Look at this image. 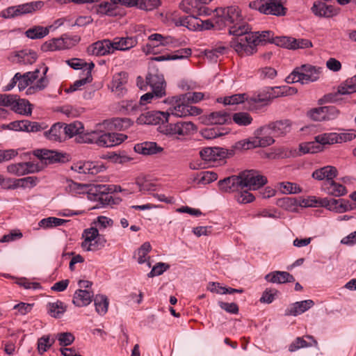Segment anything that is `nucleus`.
<instances>
[{
  "instance_id": "nucleus-39",
  "label": "nucleus",
  "mask_w": 356,
  "mask_h": 356,
  "mask_svg": "<svg viewBox=\"0 0 356 356\" xmlns=\"http://www.w3.org/2000/svg\"><path fill=\"white\" fill-rule=\"evenodd\" d=\"M134 149L136 152L145 155L156 154L163 150L161 147H159L157 144L154 142H145L138 144L135 146Z\"/></svg>"
},
{
  "instance_id": "nucleus-35",
  "label": "nucleus",
  "mask_w": 356,
  "mask_h": 356,
  "mask_svg": "<svg viewBox=\"0 0 356 356\" xmlns=\"http://www.w3.org/2000/svg\"><path fill=\"white\" fill-rule=\"evenodd\" d=\"M206 122L211 124H224L232 121L229 114L223 111L211 113L206 117Z\"/></svg>"
},
{
  "instance_id": "nucleus-59",
  "label": "nucleus",
  "mask_w": 356,
  "mask_h": 356,
  "mask_svg": "<svg viewBox=\"0 0 356 356\" xmlns=\"http://www.w3.org/2000/svg\"><path fill=\"white\" fill-rule=\"evenodd\" d=\"M17 61L23 64H32L37 60V54L35 51H21L16 55Z\"/></svg>"
},
{
  "instance_id": "nucleus-18",
  "label": "nucleus",
  "mask_w": 356,
  "mask_h": 356,
  "mask_svg": "<svg viewBox=\"0 0 356 356\" xmlns=\"http://www.w3.org/2000/svg\"><path fill=\"white\" fill-rule=\"evenodd\" d=\"M321 207L337 213H343L352 209L350 204L344 199H329L324 197L320 200Z\"/></svg>"
},
{
  "instance_id": "nucleus-32",
  "label": "nucleus",
  "mask_w": 356,
  "mask_h": 356,
  "mask_svg": "<svg viewBox=\"0 0 356 356\" xmlns=\"http://www.w3.org/2000/svg\"><path fill=\"white\" fill-rule=\"evenodd\" d=\"M265 279L270 282L282 284L293 282L294 277L286 271H275L266 275Z\"/></svg>"
},
{
  "instance_id": "nucleus-50",
  "label": "nucleus",
  "mask_w": 356,
  "mask_h": 356,
  "mask_svg": "<svg viewBox=\"0 0 356 356\" xmlns=\"http://www.w3.org/2000/svg\"><path fill=\"white\" fill-rule=\"evenodd\" d=\"M94 302L96 312L100 314L104 315L108 311V300L106 296L96 295L94 298Z\"/></svg>"
},
{
  "instance_id": "nucleus-61",
  "label": "nucleus",
  "mask_w": 356,
  "mask_h": 356,
  "mask_svg": "<svg viewBox=\"0 0 356 356\" xmlns=\"http://www.w3.org/2000/svg\"><path fill=\"white\" fill-rule=\"evenodd\" d=\"M288 40L290 42L288 44L289 48L296 49H305L312 47V42L308 39H292Z\"/></svg>"
},
{
  "instance_id": "nucleus-19",
  "label": "nucleus",
  "mask_w": 356,
  "mask_h": 356,
  "mask_svg": "<svg viewBox=\"0 0 356 356\" xmlns=\"http://www.w3.org/2000/svg\"><path fill=\"white\" fill-rule=\"evenodd\" d=\"M113 44L111 40L108 39H104L98 40L87 48V52L90 55L103 56L113 54Z\"/></svg>"
},
{
  "instance_id": "nucleus-52",
  "label": "nucleus",
  "mask_w": 356,
  "mask_h": 356,
  "mask_svg": "<svg viewBox=\"0 0 356 356\" xmlns=\"http://www.w3.org/2000/svg\"><path fill=\"white\" fill-rule=\"evenodd\" d=\"M66 222V220L61 218H58L56 217H48L46 218L42 219L39 222L38 225L40 227L47 229L52 228L58 226H61Z\"/></svg>"
},
{
  "instance_id": "nucleus-31",
  "label": "nucleus",
  "mask_w": 356,
  "mask_h": 356,
  "mask_svg": "<svg viewBox=\"0 0 356 356\" xmlns=\"http://www.w3.org/2000/svg\"><path fill=\"white\" fill-rule=\"evenodd\" d=\"M311 9L315 15L324 17H332L336 13L333 6L327 5L321 1H314Z\"/></svg>"
},
{
  "instance_id": "nucleus-7",
  "label": "nucleus",
  "mask_w": 356,
  "mask_h": 356,
  "mask_svg": "<svg viewBox=\"0 0 356 356\" xmlns=\"http://www.w3.org/2000/svg\"><path fill=\"white\" fill-rule=\"evenodd\" d=\"M202 111L201 108L188 104L185 97L180 95L172 97V105L165 113H168V118L170 115L178 118H185L199 115Z\"/></svg>"
},
{
  "instance_id": "nucleus-40",
  "label": "nucleus",
  "mask_w": 356,
  "mask_h": 356,
  "mask_svg": "<svg viewBox=\"0 0 356 356\" xmlns=\"http://www.w3.org/2000/svg\"><path fill=\"white\" fill-rule=\"evenodd\" d=\"M305 337L310 340L307 342L302 337H298L289 346V350L290 352H294L301 348H307L311 346H317L318 343L316 340L314 339L312 336L306 335Z\"/></svg>"
},
{
  "instance_id": "nucleus-48",
  "label": "nucleus",
  "mask_w": 356,
  "mask_h": 356,
  "mask_svg": "<svg viewBox=\"0 0 356 356\" xmlns=\"http://www.w3.org/2000/svg\"><path fill=\"white\" fill-rule=\"evenodd\" d=\"M231 118L236 124L240 127H247L253 121L252 116L246 112L235 113Z\"/></svg>"
},
{
  "instance_id": "nucleus-37",
  "label": "nucleus",
  "mask_w": 356,
  "mask_h": 356,
  "mask_svg": "<svg viewBox=\"0 0 356 356\" xmlns=\"http://www.w3.org/2000/svg\"><path fill=\"white\" fill-rule=\"evenodd\" d=\"M63 126L64 123L54 124L48 131L44 132L45 136L51 141L60 142L65 140Z\"/></svg>"
},
{
  "instance_id": "nucleus-36",
  "label": "nucleus",
  "mask_w": 356,
  "mask_h": 356,
  "mask_svg": "<svg viewBox=\"0 0 356 356\" xmlns=\"http://www.w3.org/2000/svg\"><path fill=\"white\" fill-rule=\"evenodd\" d=\"M222 149L219 147H205L200 152V157L206 161H215L223 156Z\"/></svg>"
},
{
  "instance_id": "nucleus-17",
  "label": "nucleus",
  "mask_w": 356,
  "mask_h": 356,
  "mask_svg": "<svg viewBox=\"0 0 356 356\" xmlns=\"http://www.w3.org/2000/svg\"><path fill=\"white\" fill-rule=\"evenodd\" d=\"M33 155L45 164L63 162L66 159L65 154L47 149H37L33 151Z\"/></svg>"
},
{
  "instance_id": "nucleus-5",
  "label": "nucleus",
  "mask_w": 356,
  "mask_h": 356,
  "mask_svg": "<svg viewBox=\"0 0 356 356\" xmlns=\"http://www.w3.org/2000/svg\"><path fill=\"white\" fill-rule=\"evenodd\" d=\"M217 13L216 24L218 27L224 28L229 26V33L231 35V29L237 28L242 24H248L242 17L241 10L235 6L226 8H218L214 10Z\"/></svg>"
},
{
  "instance_id": "nucleus-60",
  "label": "nucleus",
  "mask_w": 356,
  "mask_h": 356,
  "mask_svg": "<svg viewBox=\"0 0 356 356\" xmlns=\"http://www.w3.org/2000/svg\"><path fill=\"white\" fill-rule=\"evenodd\" d=\"M160 3V0H138L136 6L143 10L151 11L158 8Z\"/></svg>"
},
{
  "instance_id": "nucleus-6",
  "label": "nucleus",
  "mask_w": 356,
  "mask_h": 356,
  "mask_svg": "<svg viewBox=\"0 0 356 356\" xmlns=\"http://www.w3.org/2000/svg\"><path fill=\"white\" fill-rule=\"evenodd\" d=\"M321 73L320 67H316L311 65H302L296 67L293 72L286 78V82L293 83L299 82L302 84H307L317 81Z\"/></svg>"
},
{
  "instance_id": "nucleus-38",
  "label": "nucleus",
  "mask_w": 356,
  "mask_h": 356,
  "mask_svg": "<svg viewBox=\"0 0 356 356\" xmlns=\"http://www.w3.org/2000/svg\"><path fill=\"white\" fill-rule=\"evenodd\" d=\"M135 184L138 188V191L143 193H151L156 190V185L145 176L136 177Z\"/></svg>"
},
{
  "instance_id": "nucleus-30",
  "label": "nucleus",
  "mask_w": 356,
  "mask_h": 356,
  "mask_svg": "<svg viewBox=\"0 0 356 356\" xmlns=\"http://www.w3.org/2000/svg\"><path fill=\"white\" fill-rule=\"evenodd\" d=\"M323 189L330 195L334 197L343 196L347 193V190L344 186L337 183L332 179L325 181L323 185Z\"/></svg>"
},
{
  "instance_id": "nucleus-14",
  "label": "nucleus",
  "mask_w": 356,
  "mask_h": 356,
  "mask_svg": "<svg viewBox=\"0 0 356 356\" xmlns=\"http://www.w3.org/2000/svg\"><path fill=\"white\" fill-rule=\"evenodd\" d=\"M240 175L243 188L257 190L267 183V178L257 171H244Z\"/></svg>"
},
{
  "instance_id": "nucleus-33",
  "label": "nucleus",
  "mask_w": 356,
  "mask_h": 356,
  "mask_svg": "<svg viewBox=\"0 0 356 356\" xmlns=\"http://www.w3.org/2000/svg\"><path fill=\"white\" fill-rule=\"evenodd\" d=\"M92 291L80 289L75 292L72 302L77 307H84L92 302Z\"/></svg>"
},
{
  "instance_id": "nucleus-56",
  "label": "nucleus",
  "mask_w": 356,
  "mask_h": 356,
  "mask_svg": "<svg viewBox=\"0 0 356 356\" xmlns=\"http://www.w3.org/2000/svg\"><path fill=\"white\" fill-rule=\"evenodd\" d=\"M117 7L115 3H113L112 1L102 2L97 8V13L102 15H106L108 16H113L115 14Z\"/></svg>"
},
{
  "instance_id": "nucleus-24",
  "label": "nucleus",
  "mask_w": 356,
  "mask_h": 356,
  "mask_svg": "<svg viewBox=\"0 0 356 356\" xmlns=\"http://www.w3.org/2000/svg\"><path fill=\"white\" fill-rule=\"evenodd\" d=\"M104 184H96L91 188L93 197L92 200H99L104 205H113L118 203L119 198H114L111 193L112 192L102 193L99 191V186H102Z\"/></svg>"
},
{
  "instance_id": "nucleus-54",
  "label": "nucleus",
  "mask_w": 356,
  "mask_h": 356,
  "mask_svg": "<svg viewBox=\"0 0 356 356\" xmlns=\"http://www.w3.org/2000/svg\"><path fill=\"white\" fill-rule=\"evenodd\" d=\"M225 129L218 127L206 128L202 131V136L206 139H214L228 133Z\"/></svg>"
},
{
  "instance_id": "nucleus-63",
  "label": "nucleus",
  "mask_w": 356,
  "mask_h": 356,
  "mask_svg": "<svg viewBox=\"0 0 356 356\" xmlns=\"http://www.w3.org/2000/svg\"><path fill=\"white\" fill-rule=\"evenodd\" d=\"M38 179L35 177H26L17 179V188H32L37 184Z\"/></svg>"
},
{
  "instance_id": "nucleus-44",
  "label": "nucleus",
  "mask_w": 356,
  "mask_h": 356,
  "mask_svg": "<svg viewBox=\"0 0 356 356\" xmlns=\"http://www.w3.org/2000/svg\"><path fill=\"white\" fill-rule=\"evenodd\" d=\"M49 33V28L41 26H35L26 31L25 35L27 38L36 40L41 39L47 35Z\"/></svg>"
},
{
  "instance_id": "nucleus-46",
  "label": "nucleus",
  "mask_w": 356,
  "mask_h": 356,
  "mask_svg": "<svg viewBox=\"0 0 356 356\" xmlns=\"http://www.w3.org/2000/svg\"><path fill=\"white\" fill-rule=\"evenodd\" d=\"M84 241L86 243H90L91 241L96 240V243H102L106 242V241L99 234V232L97 227H90L86 229L82 234Z\"/></svg>"
},
{
  "instance_id": "nucleus-23",
  "label": "nucleus",
  "mask_w": 356,
  "mask_h": 356,
  "mask_svg": "<svg viewBox=\"0 0 356 356\" xmlns=\"http://www.w3.org/2000/svg\"><path fill=\"white\" fill-rule=\"evenodd\" d=\"M8 127L10 129L17 131L37 132L42 129L38 122L29 120L14 121L10 122Z\"/></svg>"
},
{
  "instance_id": "nucleus-4",
  "label": "nucleus",
  "mask_w": 356,
  "mask_h": 356,
  "mask_svg": "<svg viewBox=\"0 0 356 356\" xmlns=\"http://www.w3.org/2000/svg\"><path fill=\"white\" fill-rule=\"evenodd\" d=\"M48 70V67L42 64L40 68L35 69L33 72L21 74L17 81L19 90H23L30 86L26 91L28 95L43 90L49 84V80L47 78Z\"/></svg>"
},
{
  "instance_id": "nucleus-42",
  "label": "nucleus",
  "mask_w": 356,
  "mask_h": 356,
  "mask_svg": "<svg viewBox=\"0 0 356 356\" xmlns=\"http://www.w3.org/2000/svg\"><path fill=\"white\" fill-rule=\"evenodd\" d=\"M269 127L272 130V134L279 136L289 132L291 123L289 120H280L272 123Z\"/></svg>"
},
{
  "instance_id": "nucleus-43",
  "label": "nucleus",
  "mask_w": 356,
  "mask_h": 356,
  "mask_svg": "<svg viewBox=\"0 0 356 356\" xmlns=\"http://www.w3.org/2000/svg\"><path fill=\"white\" fill-rule=\"evenodd\" d=\"M277 188L283 194H297L302 191V188L298 184L290 181L280 182L277 184Z\"/></svg>"
},
{
  "instance_id": "nucleus-28",
  "label": "nucleus",
  "mask_w": 356,
  "mask_h": 356,
  "mask_svg": "<svg viewBox=\"0 0 356 356\" xmlns=\"http://www.w3.org/2000/svg\"><path fill=\"white\" fill-rule=\"evenodd\" d=\"M132 124L133 121L127 118H116L104 121V128L110 130L122 131L129 128Z\"/></svg>"
},
{
  "instance_id": "nucleus-10",
  "label": "nucleus",
  "mask_w": 356,
  "mask_h": 356,
  "mask_svg": "<svg viewBox=\"0 0 356 356\" xmlns=\"http://www.w3.org/2000/svg\"><path fill=\"white\" fill-rule=\"evenodd\" d=\"M264 129V127L257 129L254 131L255 137L253 138L243 140L236 143L235 145V149L239 150L249 149L257 147H267L272 145L275 142L272 136H266L264 137H259V135L261 134Z\"/></svg>"
},
{
  "instance_id": "nucleus-1",
  "label": "nucleus",
  "mask_w": 356,
  "mask_h": 356,
  "mask_svg": "<svg viewBox=\"0 0 356 356\" xmlns=\"http://www.w3.org/2000/svg\"><path fill=\"white\" fill-rule=\"evenodd\" d=\"M139 124H160L159 131L177 139L192 134L196 130V126L192 122H168V113L152 111L142 113L136 120Z\"/></svg>"
},
{
  "instance_id": "nucleus-55",
  "label": "nucleus",
  "mask_w": 356,
  "mask_h": 356,
  "mask_svg": "<svg viewBox=\"0 0 356 356\" xmlns=\"http://www.w3.org/2000/svg\"><path fill=\"white\" fill-rule=\"evenodd\" d=\"M323 150V147L314 141L302 143L300 145V151L303 154H314Z\"/></svg>"
},
{
  "instance_id": "nucleus-11",
  "label": "nucleus",
  "mask_w": 356,
  "mask_h": 356,
  "mask_svg": "<svg viewBox=\"0 0 356 356\" xmlns=\"http://www.w3.org/2000/svg\"><path fill=\"white\" fill-rule=\"evenodd\" d=\"M356 92V75L341 83L337 92L325 95L319 101L321 103L336 102L339 100V95H350Z\"/></svg>"
},
{
  "instance_id": "nucleus-26",
  "label": "nucleus",
  "mask_w": 356,
  "mask_h": 356,
  "mask_svg": "<svg viewBox=\"0 0 356 356\" xmlns=\"http://www.w3.org/2000/svg\"><path fill=\"white\" fill-rule=\"evenodd\" d=\"M314 305L312 300L296 302L285 310L286 316H298L307 311Z\"/></svg>"
},
{
  "instance_id": "nucleus-34",
  "label": "nucleus",
  "mask_w": 356,
  "mask_h": 356,
  "mask_svg": "<svg viewBox=\"0 0 356 356\" xmlns=\"http://www.w3.org/2000/svg\"><path fill=\"white\" fill-rule=\"evenodd\" d=\"M83 124L79 121H75L68 124L64 123L63 130L65 138L66 137L72 138L78 135L76 138V140L78 141L79 139H80L79 137L84 134H83Z\"/></svg>"
},
{
  "instance_id": "nucleus-62",
  "label": "nucleus",
  "mask_w": 356,
  "mask_h": 356,
  "mask_svg": "<svg viewBox=\"0 0 356 356\" xmlns=\"http://www.w3.org/2000/svg\"><path fill=\"white\" fill-rule=\"evenodd\" d=\"M197 2L198 0H183L180 3L179 8L186 13L195 15Z\"/></svg>"
},
{
  "instance_id": "nucleus-45",
  "label": "nucleus",
  "mask_w": 356,
  "mask_h": 356,
  "mask_svg": "<svg viewBox=\"0 0 356 356\" xmlns=\"http://www.w3.org/2000/svg\"><path fill=\"white\" fill-rule=\"evenodd\" d=\"M48 313L51 316L59 318L66 311V306L61 301L50 302L47 305Z\"/></svg>"
},
{
  "instance_id": "nucleus-9",
  "label": "nucleus",
  "mask_w": 356,
  "mask_h": 356,
  "mask_svg": "<svg viewBox=\"0 0 356 356\" xmlns=\"http://www.w3.org/2000/svg\"><path fill=\"white\" fill-rule=\"evenodd\" d=\"M148 42L146 47L149 51H154L156 47L162 46L164 47H179L183 45L184 42L180 39L170 35H163L160 33H152L148 36Z\"/></svg>"
},
{
  "instance_id": "nucleus-49",
  "label": "nucleus",
  "mask_w": 356,
  "mask_h": 356,
  "mask_svg": "<svg viewBox=\"0 0 356 356\" xmlns=\"http://www.w3.org/2000/svg\"><path fill=\"white\" fill-rule=\"evenodd\" d=\"M139 106L131 100H123L119 104V111L124 115L135 114Z\"/></svg>"
},
{
  "instance_id": "nucleus-16",
  "label": "nucleus",
  "mask_w": 356,
  "mask_h": 356,
  "mask_svg": "<svg viewBox=\"0 0 356 356\" xmlns=\"http://www.w3.org/2000/svg\"><path fill=\"white\" fill-rule=\"evenodd\" d=\"M146 83L150 86L156 97L161 98L165 95V82L163 76L157 73H148Z\"/></svg>"
},
{
  "instance_id": "nucleus-57",
  "label": "nucleus",
  "mask_w": 356,
  "mask_h": 356,
  "mask_svg": "<svg viewBox=\"0 0 356 356\" xmlns=\"http://www.w3.org/2000/svg\"><path fill=\"white\" fill-rule=\"evenodd\" d=\"M236 194L235 195V199L239 204H248L252 202L255 197L252 193L249 192L248 190L239 189V191H236Z\"/></svg>"
},
{
  "instance_id": "nucleus-12",
  "label": "nucleus",
  "mask_w": 356,
  "mask_h": 356,
  "mask_svg": "<svg viewBox=\"0 0 356 356\" xmlns=\"http://www.w3.org/2000/svg\"><path fill=\"white\" fill-rule=\"evenodd\" d=\"M282 96H284L283 86L268 88L265 93L252 97L248 107L251 109H259L261 106L268 104L272 99Z\"/></svg>"
},
{
  "instance_id": "nucleus-2",
  "label": "nucleus",
  "mask_w": 356,
  "mask_h": 356,
  "mask_svg": "<svg viewBox=\"0 0 356 356\" xmlns=\"http://www.w3.org/2000/svg\"><path fill=\"white\" fill-rule=\"evenodd\" d=\"M231 35L234 36L229 45L240 56H250L256 52L258 38L253 35L248 24H242L237 28L231 29Z\"/></svg>"
},
{
  "instance_id": "nucleus-41",
  "label": "nucleus",
  "mask_w": 356,
  "mask_h": 356,
  "mask_svg": "<svg viewBox=\"0 0 356 356\" xmlns=\"http://www.w3.org/2000/svg\"><path fill=\"white\" fill-rule=\"evenodd\" d=\"M94 185L82 184L76 182L72 181L69 184L70 191L72 193L76 194H88V197L92 200L93 194L91 188Z\"/></svg>"
},
{
  "instance_id": "nucleus-53",
  "label": "nucleus",
  "mask_w": 356,
  "mask_h": 356,
  "mask_svg": "<svg viewBox=\"0 0 356 356\" xmlns=\"http://www.w3.org/2000/svg\"><path fill=\"white\" fill-rule=\"evenodd\" d=\"M42 48L47 51H59L63 50L64 42L63 35L58 38H54L49 41H47L42 46Z\"/></svg>"
},
{
  "instance_id": "nucleus-15",
  "label": "nucleus",
  "mask_w": 356,
  "mask_h": 356,
  "mask_svg": "<svg viewBox=\"0 0 356 356\" xmlns=\"http://www.w3.org/2000/svg\"><path fill=\"white\" fill-rule=\"evenodd\" d=\"M128 80L127 72H117L113 75L111 81L108 84V88L115 95L123 97L127 92Z\"/></svg>"
},
{
  "instance_id": "nucleus-20",
  "label": "nucleus",
  "mask_w": 356,
  "mask_h": 356,
  "mask_svg": "<svg viewBox=\"0 0 356 356\" xmlns=\"http://www.w3.org/2000/svg\"><path fill=\"white\" fill-rule=\"evenodd\" d=\"M219 189L224 193H232L243 189L240 174L226 177L218 181Z\"/></svg>"
},
{
  "instance_id": "nucleus-64",
  "label": "nucleus",
  "mask_w": 356,
  "mask_h": 356,
  "mask_svg": "<svg viewBox=\"0 0 356 356\" xmlns=\"http://www.w3.org/2000/svg\"><path fill=\"white\" fill-rule=\"evenodd\" d=\"M54 342V339H52L50 342L49 336H42L40 338L38 341V349L40 354H43L46 352Z\"/></svg>"
},
{
  "instance_id": "nucleus-58",
  "label": "nucleus",
  "mask_w": 356,
  "mask_h": 356,
  "mask_svg": "<svg viewBox=\"0 0 356 356\" xmlns=\"http://www.w3.org/2000/svg\"><path fill=\"white\" fill-rule=\"evenodd\" d=\"M92 163L79 161L74 163L71 168L80 174H93L92 170Z\"/></svg>"
},
{
  "instance_id": "nucleus-47",
  "label": "nucleus",
  "mask_w": 356,
  "mask_h": 356,
  "mask_svg": "<svg viewBox=\"0 0 356 356\" xmlns=\"http://www.w3.org/2000/svg\"><path fill=\"white\" fill-rule=\"evenodd\" d=\"M44 6V3L41 1H32L21 5H18V12L19 15L31 13L40 10Z\"/></svg>"
},
{
  "instance_id": "nucleus-25",
  "label": "nucleus",
  "mask_w": 356,
  "mask_h": 356,
  "mask_svg": "<svg viewBox=\"0 0 356 356\" xmlns=\"http://www.w3.org/2000/svg\"><path fill=\"white\" fill-rule=\"evenodd\" d=\"M195 15H190L188 16H182L174 19L175 24L177 26H185L191 31H199L200 29V19L195 16Z\"/></svg>"
},
{
  "instance_id": "nucleus-51",
  "label": "nucleus",
  "mask_w": 356,
  "mask_h": 356,
  "mask_svg": "<svg viewBox=\"0 0 356 356\" xmlns=\"http://www.w3.org/2000/svg\"><path fill=\"white\" fill-rule=\"evenodd\" d=\"M218 179V175L212 171H202L196 175L195 180L198 184H208Z\"/></svg>"
},
{
  "instance_id": "nucleus-27",
  "label": "nucleus",
  "mask_w": 356,
  "mask_h": 356,
  "mask_svg": "<svg viewBox=\"0 0 356 356\" xmlns=\"http://www.w3.org/2000/svg\"><path fill=\"white\" fill-rule=\"evenodd\" d=\"M15 112L23 115H30L31 113V104L29 101L24 99H20L17 95H12L10 106Z\"/></svg>"
},
{
  "instance_id": "nucleus-8",
  "label": "nucleus",
  "mask_w": 356,
  "mask_h": 356,
  "mask_svg": "<svg viewBox=\"0 0 356 356\" xmlns=\"http://www.w3.org/2000/svg\"><path fill=\"white\" fill-rule=\"evenodd\" d=\"M250 8L264 15L284 16L286 8L283 6V0H255L249 4Z\"/></svg>"
},
{
  "instance_id": "nucleus-22",
  "label": "nucleus",
  "mask_w": 356,
  "mask_h": 356,
  "mask_svg": "<svg viewBox=\"0 0 356 356\" xmlns=\"http://www.w3.org/2000/svg\"><path fill=\"white\" fill-rule=\"evenodd\" d=\"M113 53L115 51H128L136 46L138 40L136 37H116L111 40Z\"/></svg>"
},
{
  "instance_id": "nucleus-21",
  "label": "nucleus",
  "mask_w": 356,
  "mask_h": 356,
  "mask_svg": "<svg viewBox=\"0 0 356 356\" xmlns=\"http://www.w3.org/2000/svg\"><path fill=\"white\" fill-rule=\"evenodd\" d=\"M252 98H248L245 93L235 94L231 96L220 97L218 99V102L222 103L225 105H237L240 104H243V108L249 111H257V109H251L248 107L250 101Z\"/></svg>"
},
{
  "instance_id": "nucleus-3",
  "label": "nucleus",
  "mask_w": 356,
  "mask_h": 356,
  "mask_svg": "<svg viewBox=\"0 0 356 356\" xmlns=\"http://www.w3.org/2000/svg\"><path fill=\"white\" fill-rule=\"evenodd\" d=\"M102 127L104 128V122L99 124L95 130L80 136L78 143L96 144L102 147H111L121 144L127 138V136L122 134L106 133Z\"/></svg>"
},
{
  "instance_id": "nucleus-13",
  "label": "nucleus",
  "mask_w": 356,
  "mask_h": 356,
  "mask_svg": "<svg viewBox=\"0 0 356 356\" xmlns=\"http://www.w3.org/2000/svg\"><path fill=\"white\" fill-rule=\"evenodd\" d=\"M355 138L353 133H335L329 132L318 134L314 137L316 142L323 147L327 145H334L343 142L350 141Z\"/></svg>"
},
{
  "instance_id": "nucleus-29",
  "label": "nucleus",
  "mask_w": 356,
  "mask_h": 356,
  "mask_svg": "<svg viewBox=\"0 0 356 356\" xmlns=\"http://www.w3.org/2000/svg\"><path fill=\"white\" fill-rule=\"evenodd\" d=\"M337 175V170L335 167L327 165L320 169L316 170L312 173V177L315 179L325 181L334 179Z\"/></svg>"
}]
</instances>
